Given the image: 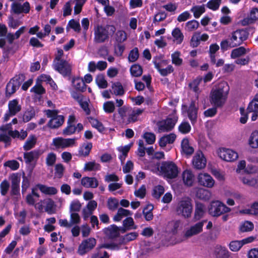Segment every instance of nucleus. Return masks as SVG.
Returning a JSON list of instances; mask_svg holds the SVG:
<instances>
[{
    "label": "nucleus",
    "mask_w": 258,
    "mask_h": 258,
    "mask_svg": "<svg viewBox=\"0 0 258 258\" xmlns=\"http://www.w3.org/2000/svg\"><path fill=\"white\" fill-rule=\"evenodd\" d=\"M202 80V78H198L188 84L189 87L195 92L199 91V85Z\"/></svg>",
    "instance_id": "nucleus-54"
},
{
    "label": "nucleus",
    "mask_w": 258,
    "mask_h": 258,
    "mask_svg": "<svg viewBox=\"0 0 258 258\" xmlns=\"http://www.w3.org/2000/svg\"><path fill=\"white\" fill-rule=\"evenodd\" d=\"M35 115V111L34 108H29L24 112L23 116V120L26 122L29 121Z\"/></svg>",
    "instance_id": "nucleus-38"
},
{
    "label": "nucleus",
    "mask_w": 258,
    "mask_h": 258,
    "mask_svg": "<svg viewBox=\"0 0 258 258\" xmlns=\"http://www.w3.org/2000/svg\"><path fill=\"white\" fill-rule=\"evenodd\" d=\"M39 189L43 194L47 195H54L57 194V189L53 186H47L45 185L37 184L36 185Z\"/></svg>",
    "instance_id": "nucleus-24"
},
{
    "label": "nucleus",
    "mask_w": 258,
    "mask_h": 258,
    "mask_svg": "<svg viewBox=\"0 0 258 258\" xmlns=\"http://www.w3.org/2000/svg\"><path fill=\"white\" fill-rule=\"evenodd\" d=\"M176 138V135L174 134H170L160 138L159 145H166L173 144Z\"/></svg>",
    "instance_id": "nucleus-28"
},
{
    "label": "nucleus",
    "mask_w": 258,
    "mask_h": 258,
    "mask_svg": "<svg viewBox=\"0 0 258 258\" xmlns=\"http://www.w3.org/2000/svg\"><path fill=\"white\" fill-rule=\"evenodd\" d=\"M221 1V0H211L207 3V6L210 9L215 11L219 8Z\"/></svg>",
    "instance_id": "nucleus-61"
},
{
    "label": "nucleus",
    "mask_w": 258,
    "mask_h": 258,
    "mask_svg": "<svg viewBox=\"0 0 258 258\" xmlns=\"http://www.w3.org/2000/svg\"><path fill=\"white\" fill-rule=\"evenodd\" d=\"M9 111L12 115H16L21 110V106L19 104L17 99L9 101L8 104Z\"/></svg>",
    "instance_id": "nucleus-23"
},
{
    "label": "nucleus",
    "mask_w": 258,
    "mask_h": 258,
    "mask_svg": "<svg viewBox=\"0 0 258 258\" xmlns=\"http://www.w3.org/2000/svg\"><path fill=\"white\" fill-rule=\"evenodd\" d=\"M89 122L93 127L96 128L99 132L102 133L104 131L105 128L102 123L99 121L97 119L93 118H89Z\"/></svg>",
    "instance_id": "nucleus-35"
},
{
    "label": "nucleus",
    "mask_w": 258,
    "mask_h": 258,
    "mask_svg": "<svg viewBox=\"0 0 258 258\" xmlns=\"http://www.w3.org/2000/svg\"><path fill=\"white\" fill-rule=\"evenodd\" d=\"M246 53V49L244 47L241 46L232 50L231 53V57L232 58H238Z\"/></svg>",
    "instance_id": "nucleus-33"
},
{
    "label": "nucleus",
    "mask_w": 258,
    "mask_h": 258,
    "mask_svg": "<svg viewBox=\"0 0 258 258\" xmlns=\"http://www.w3.org/2000/svg\"><path fill=\"white\" fill-rule=\"evenodd\" d=\"M180 52L176 51L171 55L172 63L177 66L181 64L182 60L179 57Z\"/></svg>",
    "instance_id": "nucleus-62"
},
{
    "label": "nucleus",
    "mask_w": 258,
    "mask_h": 258,
    "mask_svg": "<svg viewBox=\"0 0 258 258\" xmlns=\"http://www.w3.org/2000/svg\"><path fill=\"white\" fill-rule=\"evenodd\" d=\"M19 87L14 83L12 81H10L7 85L6 87V93L9 95H11L14 94Z\"/></svg>",
    "instance_id": "nucleus-48"
},
{
    "label": "nucleus",
    "mask_w": 258,
    "mask_h": 258,
    "mask_svg": "<svg viewBox=\"0 0 258 258\" xmlns=\"http://www.w3.org/2000/svg\"><path fill=\"white\" fill-rule=\"evenodd\" d=\"M161 172L169 179L176 178L178 174L177 166L173 161H164L160 167Z\"/></svg>",
    "instance_id": "nucleus-5"
},
{
    "label": "nucleus",
    "mask_w": 258,
    "mask_h": 258,
    "mask_svg": "<svg viewBox=\"0 0 258 258\" xmlns=\"http://www.w3.org/2000/svg\"><path fill=\"white\" fill-rule=\"evenodd\" d=\"M228 246L232 251L237 252L241 249L243 245L241 240H233L229 243Z\"/></svg>",
    "instance_id": "nucleus-36"
},
{
    "label": "nucleus",
    "mask_w": 258,
    "mask_h": 258,
    "mask_svg": "<svg viewBox=\"0 0 258 258\" xmlns=\"http://www.w3.org/2000/svg\"><path fill=\"white\" fill-rule=\"evenodd\" d=\"M254 226L253 223L248 221H246L241 224L239 229L241 232H245L251 231L253 230Z\"/></svg>",
    "instance_id": "nucleus-43"
},
{
    "label": "nucleus",
    "mask_w": 258,
    "mask_h": 258,
    "mask_svg": "<svg viewBox=\"0 0 258 258\" xmlns=\"http://www.w3.org/2000/svg\"><path fill=\"white\" fill-rule=\"evenodd\" d=\"M230 254L227 248L221 245L217 246L214 252L215 258H229Z\"/></svg>",
    "instance_id": "nucleus-18"
},
{
    "label": "nucleus",
    "mask_w": 258,
    "mask_h": 258,
    "mask_svg": "<svg viewBox=\"0 0 258 258\" xmlns=\"http://www.w3.org/2000/svg\"><path fill=\"white\" fill-rule=\"evenodd\" d=\"M130 72L133 77H138L142 75L143 70L141 66L135 64L131 67Z\"/></svg>",
    "instance_id": "nucleus-37"
},
{
    "label": "nucleus",
    "mask_w": 258,
    "mask_h": 258,
    "mask_svg": "<svg viewBox=\"0 0 258 258\" xmlns=\"http://www.w3.org/2000/svg\"><path fill=\"white\" fill-rule=\"evenodd\" d=\"M53 66L54 69L63 77L69 76L71 74V66L66 60L53 61Z\"/></svg>",
    "instance_id": "nucleus-10"
},
{
    "label": "nucleus",
    "mask_w": 258,
    "mask_h": 258,
    "mask_svg": "<svg viewBox=\"0 0 258 258\" xmlns=\"http://www.w3.org/2000/svg\"><path fill=\"white\" fill-rule=\"evenodd\" d=\"M96 244V240L90 237L82 240L78 248V253L84 255L94 248Z\"/></svg>",
    "instance_id": "nucleus-9"
},
{
    "label": "nucleus",
    "mask_w": 258,
    "mask_h": 258,
    "mask_svg": "<svg viewBox=\"0 0 258 258\" xmlns=\"http://www.w3.org/2000/svg\"><path fill=\"white\" fill-rule=\"evenodd\" d=\"M77 131L75 125L67 124V126L63 130L62 134L64 135L69 136L73 134Z\"/></svg>",
    "instance_id": "nucleus-59"
},
{
    "label": "nucleus",
    "mask_w": 258,
    "mask_h": 258,
    "mask_svg": "<svg viewBox=\"0 0 258 258\" xmlns=\"http://www.w3.org/2000/svg\"><path fill=\"white\" fill-rule=\"evenodd\" d=\"M56 155L53 153H50L47 155L46 159V163L47 165L52 166L56 161Z\"/></svg>",
    "instance_id": "nucleus-64"
},
{
    "label": "nucleus",
    "mask_w": 258,
    "mask_h": 258,
    "mask_svg": "<svg viewBox=\"0 0 258 258\" xmlns=\"http://www.w3.org/2000/svg\"><path fill=\"white\" fill-rule=\"evenodd\" d=\"M154 209V206L151 204H147L143 210V214L144 215L146 221H150L153 218V214L152 211Z\"/></svg>",
    "instance_id": "nucleus-27"
},
{
    "label": "nucleus",
    "mask_w": 258,
    "mask_h": 258,
    "mask_svg": "<svg viewBox=\"0 0 258 258\" xmlns=\"http://www.w3.org/2000/svg\"><path fill=\"white\" fill-rule=\"evenodd\" d=\"M201 33L200 32H196L193 36L191 37V39L190 41V46L193 47H197L199 44L200 42V35Z\"/></svg>",
    "instance_id": "nucleus-49"
},
{
    "label": "nucleus",
    "mask_w": 258,
    "mask_h": 258,
    "mask_svg": "<svg viewBox=\"0 0 258 258\" xmlns=\"http://www.w3.org/2000/svg\"><path fill=\"white\" fill-rule=\"evenodd\" d=\"M217 153L221 159L228 162L233 161L238 157V154L236 152L225 148H219Z\"/></svg>",
    "instance_id": "nucleus-11"
},
{
    "label": "nucleus",
    "mask_w": 258,
    "mask_h": 258,
    "mask_svg": "<svg viewBox=\"0 0 258 258\" xmlns=\"http://www.w3.org/2000/svg\"><path fill=\"white\" fill-rule=\"evenodd\" d=\"M115 31V28L112 25H97L94 29V42L95 43H103L108 41L110 36L113 35Z\"/></svg>",
    "instance_id": "nucleus-2"
},
{
    "label": "nucleus",
    "mask_w": 258,
    "mask_h": 258,
    "mask_svg": "<svg viewBox=\"0 0 258 258\" xmlns=\"http://www.w3.org/2000/svg\"><path fill=\"white\" fill-rule=\"evenodd\" d=\"M172 35L178 44H180L182 42L184 36L179 28H175L172 31Z\"/></svg>",
    "instance_id": "nucleus-42"
},
{
    "label": "nucleus",
    "mask_w": 258,
    "mask_h": 258,
    "mask_svg": "<svg viewBox=\"0 0 258 258\" xmlns=\"http://www.w3.org/2000/svg\"><path fill=\"white\" fill-rule=\"evenodd\" d=\"M198 110V108L196 106L195 102L191 101L187 110V114L188 117L192 124L197 121Z\"/></svg>",
    "instance_id": "nucleus-19"
},
{
    "label": "nucleus",
    "mask_w": 258,
    "mask_h": 258,
    "mask_svg": "<svg viewBox=\"0 0 258 258\" xmlns=\"http://www.w3.org/2000/svg\"><path fill=\"white\" fill-rule=\"evenodd\" d=\"M92 146H80L79 150V155L81 156H88L91 151Z\"/></svg>",
    "instance_id": "nucleus-58"
},
{
    "label": "nucleus",
    "mask_w": 258,
    "mask_h": 258,
    "mask_svg": "<svg viewBox=\"0 0 258 258\" xmlns=\"http://www.w3.org/2000/svg\"><path fill=\"white\" fill-rule=\"evenodd\" d=\"M190 11L194 13V16L196 18H199L205 12V9L204 5L196 6L193 7Z\"/></svg>",
    "instance_id": "nucleus-40"
},
{
    "label": "nucleus",
    "mask_w": 258,
    "mask_h": 258,
    "mask_svg": "<svg viewBox=\"0 0 258 258\" xmlns=\"http://www.w3.org/2000/svg\"><path fill=\"white\" fill-rule=\"evenodd\" d=\"M196 196L199 199L207 201L210 199L211 193L207 189L199 188L196 190Z\"/></svg>",
    "instance_id": "nucleus-21"
},
{
    "label": "nucleus",
    "mask_w": 258,
    "mask_h": 258,
    "mask_svg": "<svg viewBox=\"0 0 258 258\" xmlns=\"http://www.w3.org/2000/svg\"><path fill=\"white\" fill-rule=\"evenodd\" d=\"M206 159L201 151H199L194 157L192 163L194 167L197 169L204 168L206 165Z\"/></svg>",
    "instance_id": "nucleus-14"
},
{
    "label": "nucleus",
    "mask_w": 258,
    "mask_h": 258,
    "mask_svg": "<svg viewBox=\"0 0 258 258\" xmlns=\"http://www.w3.org/2000/svg\"><path fill=\"white\" fill-rule=\"evenodd\" d=\"M247 110L248 112H258V94H256L249 103Z\"/></svg>",
    "instance_id": "nucleus-32"
},
{
    "label": "nucleus",
    "mask_w": 258,
    "mask_h": 258,
    "mask_svg": "<svg viewBox=\"0 0 258 258\" xmlns=\"http://www.w3.org/2000/svg\"><path fill=\"white\" fill-rule=\"evenodd\" d=\"M139 55V54L138 48H134L130 51L129 53L128 57V60L131 62L135 61L138 58Z\"/></svg>",
    "instance_id": "nucleus-57"
},
{
    "label": "nucleus",
    "mask_w": 258,
    "mask_h": 258,
    "mask_svg": "<svg viewBox=\"0 0 258 258\" xmlns=\"http://www.w3.org/2000/svg\"><path fill=\"white\" fill-rule=\"evenodd\" d=\"M69 27L74 29L76 32H79L81 30V26L80 23L75 21L74 19L71 20L68 23L67 30L68 31Z\"/></svg>",
    "instance_id": "nucleus-50"
},
{
    "label": "nucleus",
    "mask_w": 258,
    "mask_h": 258,
    "mask_svg": "<svg viewBox=\"0 0 258 258\" xmlns=\"http://www.w3.org/2000/svg\"><path fill=\"white\" fill-rule=\"evenodd\" d=\"M104 233L110 239H115L119 236V227L115 224L111 225L104 229Z\"/></svg>",
    "instance_id": "nucleus-17"
},
{
    "label": "nucleus",
    "mask_w": 258,
    "mask_h": 258,
    "mask_svg": "<svg viewBox=\"0 0 258 258\" xmlns=\"http://www.w3.org/2000/svg\"><path fill=\"white\" fill-rule=\"evenodd\" d=\"M207 220H202L194 225L191 226L189 229H187L185 233V236L186 237H190L194 235H197L203 231V227L204 224Z\"/></svg>",
    "instance_id": "nucleus-13"
},
{
    "label": "nucleus",
    "mask_w": 258,
    "mask_h": 258,
    "mask_svg": "<svg viewBox=\"0 0 258 258\" xmlns=\"http://www.w3.org/2000/svg\"><path fill=\"white\" fill-rule=\"evenodd\" d=\"M4 166L9 167L12 170H16L19 168L20 164L17 161L15 160H12L6 161L4 163Z\"/></svg>",
    "instance_id": "nucleus-52"
},
{
    "label": "nucleus",
    "mask_w": 258,
    "mask_h": 258,
    "mask_svg": "<svg viewBox=\"0 0 258 258\" xmlns=\"http://www.w3.org/2000/svg\"><path fill=\"white\" fill-rule=\"evenodd\" d=\"M64 167L61 163L56 164L55 166V175L58 178H61L63 175Z\"/></svg>",
    "instance_id": "nucleus-51"
},
{
    "label": "nucleus",
    "mask_w": 258,
    "mask_h": 258,
    "mask_svg": "<svg viewBox=\"0 0 258 258\" xmlns=\"http://www.w3.org/2000/svg\"><path fill=\"white\" fill-rule=\"evenodd\" d=\"M177 119L175 118H168L165 120L158 122L157 125L160 132H165L171 131L174 126Z\"/></svg>",
    "instance_id": "nucleus-12"
},
{
    "label": "nucleus",
    "mask_w": 258,
    "mask_h": 258,
    "mask_svg": "<svg viewBox=\"0 0 258 258\" xmlns=\"http://www.w3.org/2000/svg\"><path fill=\"white\" fill-rule=\"evenodd\" d=\"M20 177L17 173H13L11 176V185L10 194L12 198L18 199L20 197Z\"/></svg>",
    "instance_id": "nucleus-8"
},
{
    "label": "nucleus",
    "mask_w": 258,
    "mask_h": 258,
    "mask_svg": "<svg viewBox=\"0 0 258 258\" xmlns=\"http://www.w3.org/2000/svg\"><path fill=\"white\" fill-rule=\"evenodd\" d=\"M100 165L96 164L95 162H87L84 167V170L86 171H92L94 169H99Z\"/></svg>",
    "instance_id": "nucleus-56"
},
{
    "label": "nucleus",
    "mask_w": 258,
    "mask_h": 258,
    "mask_svg": "<svg viewBox=\"0 0 258 258\" xmlns=\"http://www.w3.org/2000/svg\"><path fill=\"white\" fill-rule=\"evenodd\" d=\"M96 82L100 88L105 89L107 87V82L103 75H99L97 76Z\"/></svg>",
    "instance_id": "nucleus-44"
},
{
    "label": "nucleus",
    "mask_w": 258,
    "mask_h": 258,
    "mask_svg": "<svg viewBox=\"0 0 258 258\" xmlns=\"http://www.w3.org/2000/svg\"><path fill=\"white\" fill-rule=\"evenodd\" d=\"M119 201L116 198L110 197L107 200V207L110 211H114L117 209Z\"/></svg>",
    "instance_id": "nucleus-31"
},
{
    "label": "nucleus",
    "mask_w": 258,
    "mask_h": 258,
    "mask_svg": "<svg viewBox=\"0 0 258 258\" xmlns=\"http://www.w3.org/2000/svg\"><path fill=\"white\" fill-rule=\"evenodd\" d=\"M177 215L184 218L190 217L192 212L191 200L188 197L182 198L177 203L175 209Z\"/></svg>",
    "instance_id": "nucleus-3"
},
{
    "label": "nucleus",
    "mask_w": 258,
    "mask_h": 258,
    "mask_svg": "<svg viewBox=\"0 0 258 258\" xmlns=\"http://www.w3.org/2000/svg\"><path fill=\"white\" fill-rule=\"evenodd\" d=\"M76 140L75 138L63 139L58 137L53 139L52 145H73L76 144Z\"/></svg>",
    "instance_id": "nucleus-22"
},
{
    "label": "nucleus",
    "mask_w": 258,
    "mask_h": 258,
    "mask_svg": "<svg viewBox=\"0 0 258 258\" xmlns=\"http://www.w3.org/2000/svg\"><path fill=\"white\" fill-rule=\"evenodd\" d=\"M25 77L23 74H19L18 75H16L10 81L16 84V85L19 87L22 83L25 80Z\"/></svg>",
    "instance_id": "nucleus-63"
},
{
    "label": "nucleus",
    "mask_w": 258,
    "mask_h": 258,
    "mask_svg": "<svg viewBox=\"0 0 258 258\" xmlns=\"http://www.w3.org/2000/svg\"><path fill=\"white\" fill-rule=\"evenodd\" d=\"M164 188L162 185H158L154 187L152 193V196L156 199H159L164 194Z\"/></svg>",
    "instance_id": "nucleus-34"
},
{
    "label": "nucleus",
    "mask_w": 258,
    "mask_h": 258,
    "mask_svg": "<svg viewBox=\"0 0 258 258\" xmlns=\"http://www.w3.org/2000/svg\"><path fill=\"white\" fill-rule=\"evenodd\" d=\"M182 178L184 183L188 186L192 185L194 181V175L191 171L189 170H185L182 173Z\"/></svg>",
    "instance_id": "nucleus-26"
},
{
    "label": "nucleus",
    "mask_w": 258,
    "mask_h": 258,
    "mask_svg": "<svg viewBox=\"0 0 258 258\" xmlns=\"http://www.w3.org/2000/svg\"><path fill=\"white\" fill-rule=\"evenodd\" d=\"M131 147L132 146H124L123 148L121 147H118V150L121 152V154L119 156V159L120 160L121 163L124 161Z\"/></svg>",
    "instance_id": "nucleus-41"
},
{
    "label": "nucleus",
    "mask_w": 258,
    "mask_h": 258,
    "mask_svg": "<svg viewBox=\"0 0 258 258\" xmlns=\"http://www.w3.org/2000/svg\"><path fill=\"white\" fill-rule=\"evenodd\" d=\"M138 236V233L136 232H132L126 234L120 238L121 243H126L134 240Z\"/></svg>",
    "instance_id": "nucleus-30"
},
{
    "label": "nucleus",
    "mask_w": 258,
    "mask_h": 258,
    "mask_svg": "<svg viewBox=\"0 0 258 258\" xmlns=\"http://www.w3.org/2000/svg\"><path fill=\"white\" fill-rule=\"evenodd\" d=\"M248 35L249 33L246 29H241L234 31L230 37L231 45L236 47L241 45L248 38Z\"/></svg>",
    "instance_id": "nucleus-7"
},
{
    "label": "nucleus",
    "mask_w": 258,
    "mask_h": 258,
    "mask_svg": "<svg viewBox=\"0 0 258 258\" xmlns=\"http://www.w3.org/2000/svg\"><path fill=\"white\" fill-rule=\"evenodd\" d=\"M123 226L127 228V230L136 229L137 226L135 225L134 221L132 217H129L125 218L123 221Z\"/></svg>",
    "instance_id": "nucleus-39"
},
{
    "label": "nucleus",
    "mask_w": 258,
    "mask_h": 258,
    "mask_svg": "<svg viewBox=\"0 0 258 258\" xmlns=\"http://www.w3.org/2000/svg\"><path fill=\"white\" fill-rule=\"evenodd\" d=\"M54 202L51 199H49L46 203L45 207V211L49 214H51L55 213L54 210Z\"/></svg>",
    "instance_id": "nucleus-60"
},
{
    "label": "nucleus",
    "mask_w": 258,
    "mask_h": 258,
    "mask_svg": "<svg viewBox=\"0 0 258 258\" xmlns=\"http://www.w3.org/2000/svg\"><path fill=\"white\" fill-rule=\"evenodd\" d=\"M198 179L200 185L207 187H213L215 183L212 176L207 173L199 174Z\"/></svg>",
    "instance_id": "nucleus-15"
},
{
    "label": "nucleus",
    "mask_w": 258,
    "mask_h": 258,
    "mask_svg": "<svg viewBox=\"0 0 258 258\" xmlns=\"http://www.w3.org/2000/svg\"><path fill=\"white\" fill-rule=\"evenodd\" d=\"M228 83L223 81L216 85L210 93V102L216 107H222L225 103L229 91Z\"/></svg>",
    "instance_id": "nucleus-1"
},
{
    "label": "nucleus",
    "mask_w": 258,
    "mask_h": 258,
    "mask_svg": "<svg viewBox=\"0 0 258 258\" xmlns=\"http://www.w3.org/2000/svg\"><path fill=\"white\" fill-rule=\"evenodd\" d=\"M103 109L108 113H112L115 110V106L112 101H107L103 104Z\"/></svg>",
    "instance_id": "nucleus-53"
},
{
    "label": "nucleus",
    "mask_w": 258,
    "mask_h": 258,
    "mask_svg": "<svg viewBox=\"0 0 258 258\" xmlns=\"http://www.w3.org/2000/svg\"><path fill=\"white\" fill-rule=\"evenodd\" d=\"M73 84L75 88L81 92H84L86 89V85L83 80L77 78L73 80Z\"/></svg>",
    "instance_id": "nucleus-29"
},
{
    "label": "nucleus",
    "mask_w": 258,
    "mask_h": 258,
    "mask_svg": "<svg viewBox=\"0 0 258 258\" xmlns=\"http://www.w3.org/2000/svg\"><path fill=\"white\" fill-rule=\"evenodd\" d=\"M82 185L85 187L96 188L98 186V181L95 177H84L81 179Z\"/></svg>",
    "instance_id": "nucleus-20"
},
{
    "label": "nucleus",
    "mask_w": 258,
    "mask_h": 258,
    "mask_svg": "<svg viewBox=\"0 0 258 258\" xmlns=\"http://www.w3.org/2000/svg\"><path fill=\"white\" fill-rule=\"evenodd\" d=\"M199 23L196 20H191L186 23L185 30L187 31H193L196 30L199 26Z\"/></svg>",
    "instance_id": "nucleus-46"
},
{
    "label": "nucleus",
    "mask_w": 258,
    "mask_h": 258,
    "mask_svg": "<svg viewBox=\"0 0 258 258\" xmlns=\"http://www.w3.org/2000/svg\"><path fill=\"white\" fill-rule=\"evenodd\" d=\"M10 187L9 182L7 179H4L0 183V190L1 195L5 196L7 195Z\"/></svg>",
    "instance_id": "nucleus-45"
},
{
    "label": "nucleus",
    "mask_w": 258,
    "mask_h": 258,
    "mask_svg": "<svg viewBox=\"0 0 258 258\" xmlns=\"http://www.w3.org/2000/svg\"><path fill=\"white\" fill-rule=\"evenodd\" d=\"M48 117L52 118L48 122V126L52 128H55L61 126L64 122V116L58 115V111L56 110H47L45 111Z\"/></svg>",
    "instance_id": "nucleus-6"
},
{
    "label": "nucleus",
    "mask_w": 258,
    "mask_h": 258,
    "mask_svg": "<svg viewBox=\"0 0 258 258\" xmlns=\"http://www.w3.org/2000/svg\"><path fill=\"white\" fill-rule=\"evenodd\" d=\"M230 211V209L219 201H212L208 207V212L213 217H219Z\"/></svg>",
    "instance_id": "nucleus-4"
},
{
    "label": "nucleus",
    "mask_w": 258,
    "mask_h": 258,
    "mask_svg": "<svg viewBox=\"0 0 258 258\" xmlns=\"http://www.w3.org/2000/svg\"><path fill=\"white\" fill-rule=\"evenodd\" d=\"M124 49V46L121 43H117L114 45V54L117 56H122Z\"/></svg>",
    "instance_id": "nucleus-55"
},
{
    "label": "nucleus",
    "mask_w": 258,
    "mask_h": 258,
    "mask_svg": "<svg viewBox=\"0 0 258 258\" xmlns=\"http://www.w3.org/2000/svg\"><path fill=\"white\" fill-rule=\"evenodd\" d=\"M112 90L110 92L116 96H122L124 94V90L121 84L119 82L112 83Z\"/></svg>",
    "instance_id": "nucleus-25"
},
{
    "label": "nucleus",
    "mask_w": 258,
    "mask_h": 258,
    "mask_svg": "<svg viewBox=\"0 0 258 258\" xmlns=\"http://www.w3.org/2000/svg\"><path fill=\"white\" fill-rule=\"evenodd\" d=\"M143 138L145 140L148 144H153L156 140V136L154 134L149 132L145 133L143 135Z\"/></svg>",
    "instance_id": "nucleus-47"
},
{
    "label": "nucleus",
    "mask_w": 258,
    "mask_h": 258,
    "mask_svg": "<svg viewBox=\"0 0 258 258\" xmlns=\"http://www.w3.org/2000/svg\"><path fill=\"white\" fill-rule=\"evenodd\" d=\"M206 212L205 205L201 202H196L194 213V220L196 221L204 217Z\"/></svg>",
    "instance_id": "nucleus-16"
}]
</instances>
